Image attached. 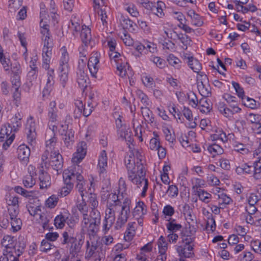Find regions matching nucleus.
Segmentation results:
<instances>
[{
  "mask_svg": "<svg viewBox=\"0 0 261 261\" xmlns=\"http://www.w3.org/2000/svg\"><path fill=\"white\" fill-rule=\"evenodd\" d=\"M40 180V189H43L47 188L50 186V177L47 172H44L43 170H40V173L39 176Z\"/></svg>",
  "mask_w": 261,
  "mask_h": 261,
  "instance_id": "nucleus-23",
  "label": "nucleus"
},
{
  "mask_svg": "<svg viewBox=\"0 0 261 261\" xmlns=\"http://www.w3.org/2000/svg\"><path fill=\"white\" fill-rule=\"evenodd\" d=\"M197 194L198 196L199 199L206 203L209 202V199L212 197L211 194L202 189L197 190Z\"/></svg>",
  "mask_w": 261,
  "mask_h": 261,
  "instance_id": "nucleus-34",
  "label": "nucleus"
},
{
  "mask_svg": "<svg viewBox=\"0 0 261 261\" xmlns=\"http://www.w3.org/2000/svg\"><path fill=\"white\" fill-rule=\"evenodd\" d=\"M207 150L211 153H213V156H215L217 154H221L224 152L223 148L220 145L216 144L209 145L207 147Z\"/></svg>",
  "mask_w": 261,
  "mask_h": 261,
  "instance_id": "nucleus-36",
  "label": "nucleus"
},
{
  "mask_svg": "<svg viewBox=\"0 0 261 261\" xmlns=\"http://www.w3.org/2000/svg\"><path fill=\"white\" fill-rule=\"evenodd\" d=\"M137 171L135 174L128 176V179L134 184L140 188L143 186V190L141 193L142 196L146 195L148 189V180L145 178L146 171L142 163L139 164L137 162Z\"/></svg>",
  "mask_w": 261,
  "mask_h": 261,
  "instance_id": "nucleus-1",
  "label": "nucleus"
},
{
  "mask_svg": "<svg viewBox=\"0 0 261 261\" xmlns=\"http://www.w3.org/2000/svg\"><path fill=\"white\" fill-rule=\"evenodd\" d=\"M244 105L248 108H251L252 109H255L256 108V101L253 99L249 98L248 97H244V99H243Z\"/></svg>",
  "mask_w": 261,
  "mask_h": 261,
  "instance_id": "nucleus-50",
  "label": "nucleus"
},
{
  "mask_svg": "<svg viewBox=\"0 0 261 261\" xmlns=\"http://www.w3.org/2000/svg\"><path fill=\"white\" fill-rule=\"evenodd\" d=\"M67 218L63 215L60 214L56 217L54 220V224L57 228H63L66 222Z\"/></svg>",
  "mask_w": 261,
  "mask_h": 261,
  "instance_id": "nucleus-38",
  "label": "nucleus"
},
{
  "mask_svg": "<svg viewBox=\"0 0 261 261\" xmlns=\"http://www.w3.org/2000/svg\"><path fill=\"white\" fill-rule=\"evenodd\" d=\"M145 207L146 206L143 202H138L133 211V217L135 218L142 217L147 212Z\"/></svg>",
  "mask_w": 261,
  "mask_h": 261,
  "instance_id": "nucleus-22",
  "label": "nucleus"
},
{
  "mask_svg": "<svg viewBox=\"0 0 261 261\" xmlns=\"http://www.w3.org/2000/svg\"><path fill=\"white\" fill-rule=\"evenodd\" d=\"M162 2H158L157 5L153 8L152 12L160 18L163 17L164 15L163 9L162 8Z\"/></svg>",
  "mask_w": 261,
  "mask_h": 261,
  "instance_id": "nucleus-46",
  "label": "nucleus"
},
{
  "mask_svg": "<svg viewBox=\"0 0 261 261\" xmlns=\"http://www.w3.org/2000/svg\"><path fill=\"white\" fill-rule=\"evenodd\" d=\"M188 227L187 226L181 232V236L182 238V241H184V239H189L190 238H194L195 232H196V228L194 225H191L189 223Z\"/></svg>",
  "mask_w": 261,
  "mask_h": 261,
  "instance_id": "nucleus-20",
  "label": "nucleus"
},
{
  "mask_svg": "<svg viewBox=\"0 0 261 261\" xmlns=\"http://www.w3.org/2000/svg\"><path fill=\"white\" fill-rule=\"evenodd\" d=\"M58 200L57 196L53 195L46 200V205L49 208H54L57 205Z\"/></svg>",
  "mask_w": 261,
  "mask_h": 261,
  "instance_id": "nucleus-44",
  "label": "nucleus"
},
{
  "mask_svg": "<svg viewBox=\"0 0 261 261\" xmlns=\"http://www.w3.org/2000/svg\"><path fill=\"white\" fill-rule=\"evenodd\" d=\"M115 221V217H105L103 224V231L106 233L112 227Z\"/></svg>",
  "mask_w": 261,
  "mask_h": 261,
  "instance_id": "nucleus-37",
  "label": "nucleus"
},
{
  "mask_svg": "<svg viewBox=\"0 0 261 261\" xmlns=\"http://www.w3.org/2000/svg\"><path fill=\"white\" fill-rule=\"evenodd\" d=\"M14 191L16 193L22 195L26 198H29L30 201L33 200L34 192L33 191H28L20 186L15 187L14 188Z\"/></svg>",
  "mask_w": 261,
  "mask_h": 261,
  "instance_id": "nucleus-32",
  "label": "nucleus"
},
{
  "mask_svg": "<svg viewBox=\"0 0 261 261\" xmlns=\"http://www.w3.org/2000/svg\"><path fill=\"white\" fill-rule=\"evenodd\" d=\"M18 158V159L27 163L29 161V156L30 155V149L25 145H20L17 148Z\"/></svg>",
  "mask_w": 261,
  "mask_h": 261,
  "instance_id": "nucleus-13",
  "label": "nucleus"
},
{
  "mask_svg": "<svg viewBox=\"0 0 261 261\" xmlns=\"http://www.w3.org/2000/svg\"><path fill=\"white\" fill-rule=\"evenodd\" d=\"M63 51L62 53V57L60 60V67H64L65 65L68 67V62L69 60L68 54L66 51L65 47L62 48Z\"/></svg>",
  "mask_w": 261,
  "mask_h": 261,
  "instance_id": "nucleus-43",
  "label": "nucleus"
},
{
  "mask_svg": "<svg viewBox=\"0 0 261 261\" xmlns=\"http://www.w3.org/2000/svg\"><path fill=\"white\" fill-rule=\"evenodd\" d=\"M254 177L256 179H260L261 178V166H258L257 162L254 163Z\"/></svg>",
  "mask_w": 261,
  "mask_h": 261,
  "instance_id": "nucleus-64",
  "label": "nucleus"
},
{
  "mask_svg": "<svg viewBox=\"0 0 261 261\" xmlns=\"http://www.w3.org/2000/svg\"><path fill=\"white\" fill-rule=\"evenodd\" d=\"M62 139L68 148H71L74 142V132L72 129L63 130L61 133Z\"/></svg>",
  "mask_w": 261,
  "mask_h": 261,
  "instance_id": "nucleus-11",
  "label": "nucleus"
},
{
  "mask_svg": "<svg viewBox=\"0 0 261 261\" xmlns=\"http://www.w3.org/2000/svg\"><path fill=\"white\" fill-rule=\"evenodd\" d=\"M106 198V199H107V206L110 207L114 206L115 207V209H116V207L119 206H120V204L121 203V202L118 199V196L116 194H109L108 193L107 196L104 194L102 198L104 199Z\"/></svg>",
  "mask_w": 261,
  "mask_h": 261,
  "instance_id": "nucleus-17",
  "label": "nucleus"
},
{
  "mask_svg": "<svg viewBox=\"0 0 261 261\" xmlns=\"http://www.w3.org/2000/svg\"><path fill=\"white\" fill-rule=\"evenodd\" d=\"M151 61H152L158 67L162 68L164 67L165 61L164 59L159 57H153L151 59Z\"/></svg>",
  "mask_w": 261,
  "mask_h": 261,
  "instance_id": "nucleus-61",
  "label": "nucleus"
},
{
  "mask_svg": "<svg viewBox=\"0 0 261 261\" xmlns=\"http://www.w3.org/2000/svg\"><path fill=\"white\" fill-rule=\"evenodd\" d=\"M206 97L201 98L198 101L200 106L199 110L203 113H208L212 109V105L210 100L208 101Z\"/></svg>",
  "mask_w": 261,
  "mask_h": 261,
  "instance_id": "nucleus-21",
  "label": "nucleus"
},
{
  "mask_svg": "<svg viewBox=\"0 0 261 261\" xmlns=\"http://www.w3.org/2000/svg\"><path fill=\"white\" fill-rule=\"evenodd\" d=\"M131 201L128 198H125L121 206V211L116 223L115 228L119 229L127 222L130 214V204Z\"/></svg>",
  "mask_w": 261,
  "mask_h": 261,
  "instance_id": "nucleus-4",
  "label": "nucleus"
},
{
  "mask_svg": "<svg viewBox=\"0 0 261 261\" xmlns=\"http://www.w3.org/2000/svg\"><path fill=\"white\" fill-rule=\"evenodd\" d=\"M167 230L170 232H175L178 230H179L181 228L182 226L180 224L168 223L166 224Z\"/></svg>",
  "mask_w": 261,
  "mask_h": 261,
  "instance_id": "nucleus-52",
  "label": "nucleus"
},
{
  "mask_svg": "<svg viewBox=\"0 0 261 261\" xmlns=\"http://www.w3.org/2000/svg\"><path fill=\"white\" fill-rule=\"evenodd\" d=\"M81 38L83 43L87 46L91 39V29L86 25H83L81 32Z\"/></svg>",
  "mask_w": 261,
  "mask_h": 261,
  "instance_id": "nucleus-24",
  "label": "nucleus"
},
{
  "mask_svg": "<svg viewBox=\"0 0 261 261\" xmlns=\"http://www.w3.org/2000/svg\"><path fill=\"white\" fill-rule=\"evenodd\" d=\"M60 80L63 88H65L66 83L68 81V67L65 65L64 67H60Z\"/></svg>",
  "mask_w": 261,
  "mask_h": 261,
  "instance_id": "nucleus-30",
  "label": "nucleus"
},
{
  "mask_svg": "<svg viewBox=\"0 0 261 261\" xmlns=\"http://www.w3.org/2000/svg\"><path fill=\"white\" fill-rule=\"evenodd\" d=\"M62 244H66L71 254L75 256L80 252L81 247L84 244V239L82 236L78 238L69 236V233L64 231L63 234Z\"/></svg>",
  "mask_w": 261,
  "mask_h": 261,
  "instance_id": "nucleus-2",
  "label": "nucleus"
},
{
  "mask_svg": "<svg viewBox=\"0 0 261 261\" xmlns=\"http://www.w3.org/2000/svg\"><path fill=\"white\" fill-rule=\"evenodd\" d=\"M11 220L10 223L12 226V231L14 232L19 230L22 226L21 220L17 217L10 218Z\"/></svg>",
  "mask_w": 261,
  "mask_h": 261,
  "instance_id": "nucleus-33",
  "label": "nucleus"
},
{
  "mask_svg": "<svg viewBox=\"0 0 261 261\" xmlns=\"http://www.w3.org/2000/svg\"><path fill=\"white\" fill-rule=\"evenodd\" d=\"M88 222L86 224H84L86 226L89 223V221L94 222L98 223H100L101 222V216L99 212L96 208H92L90 215L87 214V218Z\"/></svg>",
  "mask_w": 261,
  "mask_h": 261,
  "instance_id": "nucleus-26",
  "label": "nucleus"
},
{
  "mask_svg": "<svg viewBox=\"0 0 261 261\" xmlns=\"http://www.w3.org/2000/svg\"><path fill=\"white\" fill-rule=\"evenodd\" d=\"M232 85L233 88H234L236 92L237 93L238 96L239 97L242 98V99H244V97H245V95L244 91L243 88H242L240 86L239 83H236L235 82H232Z\"/></svg>",
  "mask_w": 261,
  "mask_h": 261,
  "instance_id": "nucleus-53",
  "label": "nucleus"
},
{
  "mask_svg": "<svg viewBox=\"0 0 261 261\" xmlns=\"http://www.w3.org/2000/svg\"><path fill=\"white\" fill-rule=\"evenodd\" d=\"M218 198L221 201V202H219L220 204H229L232 202V200L224 193L218 195Z\"/></svg>",
  "mask_w": 261,
  "mask_h": 261,
  "instance_id": "nucleus-59",
  "label": "nucleus"
},
{
  "mask_svg": "<svg viewBox=\"0 0 261 261\" xmlns=\"http://www.w3.org/2000/svg\"><path fill=\"white\" fill-rule=\"evenodd\" d=\"M86 71V69H84L82 66H78L76 71V81L83 92L89 83V77Z\"/></svg>",
  "mask_w": 261,
  "mask_h": 261,
  "instance_id": "nucleus-7",
  "label": "nucleus"
},
{
  "mask_svg": "<svg viewBox=\"0 0 261 261\" xmlns=\"http://www.w3.org/2000/svg\"><path fill=\"white\" fill-rule=\"evenodd\" d=\"M121 24L124 29H127L130 32L135 31V27L136 25L133 21L128 18H125L122 16L121 17Z\"/></svg>",
  "mask_w": 261,
  "mask_h": 261,
  "instance_id": "nucleus-31",
  "label": "nucleus"
},
{
  "mask_svg": "<svg viewBox=\"0 0 261 261\" xmlns=\"http://www.w3.org/2000/svg\"><path fill=\"white\" fill-rule=\"evenodd\" d=\"M203 23L201 17L195 12H193V16L192 17V24L197 27H200Z\"/></svg>",
  "mask_w": 261,
  "mask_h": 261,
  "instance_id": "nucleus-56",
  "label": "nucleus"
},
{
  "mask_svg": "<svg viewBox=\"0 0 261 261\" xmlns=\"http://www.w3.org/2000/svg\"><path fill=\"white\" fill-rule=\"evenodd\" d=\"M194 241V238L184 239L183 244L176 246V251L180 257L179 261H186V258H189L194 254L193 246L191 245Z\"/></svg>",
  "mask_w": 261,
  "mask_h": 261,
  "instance_id": "nucleus-3",
  "label": "nucleus"
},
{
  "mask_svg": "<svg viewBox=\"0 0 261 261\" xmlns=\"http://www.w3.org/2000/svg\"><path fill=\"white\" fill-rule=\"evenodd\" d=\"M40 25L41 28V33L43 35H50L49 27L45 22L40 21Z\"/></svg>",
  "mask_w": 261,
  "mask_h": 261,
  "instance_id": "nucleus-58",
  "label": "nucleus"
},
{
  "mask_svg": "<svg viewBox=\"0 0 261 261\" xmlns=\"http://www.w3.org/2000/svg\"><path fill=\"white\" fill-rule=\"evenodd\" d=\"M174 33L176 34L177 38L186 46L184 49L186 50L187 49V45L190 44L192 41L190 37L187 35H184L181 33L178 34L175 32H174Z\"/></svg>",
  "mask_w": 261,
  "mask_h": 261,
  "instance_id": "nucleus-41",
  "label": "nucleus"
},
{
  "mask_svg": "<svg viewBox=\"0 0 261 261\" xmlns=\"http://www.w3.org/2000/svg\"><path fill=\"white\" fill-rule=\"evenodd\" d=\"M155 137L150 139L149 143L150 148L152 150H156L160 146V141L157 138L159 137L156 134L153 133Z\"/></svg>",
  "mask_w": 261,
  "mask_h": 261,
  "instance_id": "nucleus-47",
  "label": "nucleus"
},
{
  "mask_svg": "<svg viewBox=\"0 0 261 261\" xmlns=\"http://www.w3.org/2000/svg\"><path fill=\"white\" fill-rule=\"evenodd\" d=\"M87 251L86 253V258H90L95 253V250L100 246H102V243L98 238H90V241L86 242Z\"/></svg>",
  "mask_w": 261,
  "mask_h": 261,
  "instance_id": "nucleus-8",
  "label": "nucleus"
},
{
  "mask_svg": "<svg viewBox=\"0 0 261 261\" xmlns=\"http://www.w3.org/2000/svg\"><path fill=\"white\" fill-rule=\"evenodd\" d=\"M54 246L49 241L43 240L41 243L40 250L41 251L46 252L51 249V247Z\"/></svg>",
  "mask_w": 261,
  "mask_h": 261,
  "instance_id": "nucleus-57",
  "label": "nucleus"
},
{
  "mask_svg": "<svg viewBox=\"0 0 261 261\" xmlns=\"http://www.w3.org/2000/svg\"><path fill=\"white\" fill-rule=\"evenodd\" d=\"M100 223L89 221V223L85 226L84 224H82L83 227L87 229L88 233L89 238H98L96 236L99 230V227Z\"/></svg>",
  "mask_w": 261,
  "mask_h": 261,
  "instance_id": "nucleus-18",
  "label": "nucleus"
},
{
  "mask_svg": "<svg viewBox=\"0 0 261 261\" xmlns=\"http://www.w3.org/2000/svg\"><path fill=\"white\" fill-rule=\"evenodd\" d=\"M107 156L105 150L101 151L98 159V166L99 167V175L104 176L106 173V168L107 167Z\"/></svg>",
  "mask_w": 261,
  "mask_h": 261,
  "instance_id": "nucleus-16",
  "label": "nucleus"
},
{
  "mask_svg": "<svg viewBox=\"0 0 261 261\" xmlns=\"http://www.w3.org/2000/svg\"><path fill=\"white\" fill-rule=\"evenodd\" d=\"M167 61L170 65L177 69H179L181 66V61L180 60L172 54L169 55Z\"/></svg>",
  "mask_w": 261,
  "mask_h": 261,
  "instance_id": "nucleus-39",
  "label": "nucleus"
},
{
  "mask_svg": "<svg viewBox=\"0 0 261 261\" xmlns=\"http://www.w3.org/2000/svg\"><path fill=\"white\" fill-rule=\"evenodd\" d=\"M200 75L202 77L201 81L197 80L198 91L202 96L208 97L211 95V88L208 84V79L205 74Z\"/></svg>",
  "mask_w": 261,
  "mask_h": 261,
  "instance_id": "nucleus-6",
  "label": "nucleus"
},
{
  "mask_svg": "<svg viewBox=\"0 0 261 261\" xmlns=\"http://www.w3.org/2000/svg\"><path fill=\"white\" fill-rule=\"evenodd\" d=\"M234 150L243 154H247L249 152V149L245 147V145L242 143L237 144L234 146Z\"/></svg>",
  "mask_w": 261,
  "mask_h": 261,
  "instance_id": "nucleus-62",
  "label": "nucleus"
},
{
  "mask_svg": "<svg viewBox=\"0 0 261 261\" xmlns=\"http://www.w3.org/2000/svg\"><path fill=\"white\" fill-rule=\"evenodd\" d=\"M76 151L73 154L72 161L79 163L85 158L87 152V144L84 141L80 142L77 145Z\"/></svg>",
  "mask_w": 261,
  "mask_h": 261,
  "instance_id": "nucleus-10",
  "label": "nucleus"
},
{
  "mask_svg": "<svg viewBox=\"0 0 261 261\" xmlns=\"http://www.w3.org/2000/svg\"><path fill=\"white\" fill-rule=\"evenodd\" d=\"M163 131L165 136L166 140L169 142L173 143L174 141H175V136L174 134L172 135L171 134V130L169 128L167 127H164L163 128Z\"/></svg>",
  "mask_w": 261,
  "mask_h": 261,
  "instance_id": "nucleus-48",
  "label": "nucleus"
},
{
  "mask_svg": "<svg viewBox=\"0 0 261 261\" xmlns=\"http://www.w3.org/2000/svg\"><path fill=\"white\" fill-rule=\"evenodd\" d=\"M48 162L52 168L56 171L62 169L63 165V158L58 151H51Z\"/></svg>",
  "mask_w": 261,
  "mask_h": 261,
  "instance_id": "nucleus-9",
  "label": "nucleus"
},
{
  "mask_svg": "<svg viewBox=\"0 0 261 261\" xmlns=\"http://www.w3.org/2000/svg\"><path fill=\"white\" fill-rule=\"evenodd\" d=\"M22 116L19 112H17L11 119V123H8V125L11 128L10 133L13 130L14 132L18 131L19 127L21 126V120Z\"/></svg>",
  "mask_w": 261,
  "mask_h": 261,
  "instance_id": "nucleus-15",
  "label": "nucleus"
},
{
  "mask_svg": "<svg viewBox=\"0 0 261 261\" xmlns=\"http://www.w3.org/2000/svg\"><path fill=\"white\" fill-rule=\"evenodd\" d=\"M13 239L14 237L10 236H4L2 244L5 246L6 250L5 251H6V252L13 253V247H14Z\"/></svg>",
  "mask_w": 261,
  "mask_h": 261,
  "instance_id": "nucleus-25",
  "label": "nucleus"
},
{
  "mask_svg": "<svg viewBox=\"0 0 261 261\" xmlns=\"http://www.w3.org/2000/svg\"><path fill=\"white\" fill-rule=\"evenodd\" d=\"M11 3L9 4V12L11 13H14L18 10L22 5V0H11Z\"/></svg>",
  "mask_w": 261,
  "mask_h": 261,
  "instance_id": "nucleus-42",
  "label": "nucleus"
},
{
  "mask_svg": "<svg viewBox=\"0 0 261 261\" xmlns=\"http://www.w3.org/2000/svg\"><path fill=\"white\" fill-rule=\"evenodd\" d=\"M54 83H55L54 77L48 76L46 87L44 88V89L43 91V95L45 93H46L48 92H50L51 91V88H52L53 86L54 85Z\"/></svg>",
  "mask_w": 261,
  "mask_h": 261,
  "instance_id": "nucleus-54",
  "label": "nucleus"
},
{
  "mask_svg": "<svg viewBox=\"0 0 261 261\" xmlns=\"http://www.w3.org/2000/svg\"><path fill=\"white\" fill-rule=\"evenodd\" d=\"M251 248L255 252L261 254V241L256 240L250 242Z\"/></svg>",
  "mask_w": 261,
  "mask_h": 261,
  "instance_id": "nucleus-55",
  "label": "nucleus"
},
{
  "mask_svg": "<svg viewBox=\"0 0 261 261\" xmlns=\"http://www.w3.org/2000/svg\"><path fill=\"white\" fill-rule=\"evenodd\" d=\"M142 114L145 121L148 123H152L154 121V117H153L152 111L148 107L141 108Z\"/></svg>",
  "mask_w": 261,
  "mask_h": 261,
  "instance_id": "nucleus-29",
  "label": "nucleus"
},
{
  "mask_svg": "<svg viewBox=\"0 0 261 261\" xmlns=\"http://www.w3.org/2000/svg\"><path fill=\"white\" fill-rule=\"evenodd\" d=\"M11 70L13 75H20L21 69L20 64L16 61L11 64Z\"/></svg>",
  "mask_w": 261,
  "mask_h": 261,
  "instance_id": "nucleus-49",
  "label": "nucleus"
},
{
  "mask_svg": "<svg viewBox=\"0 0 261 261\" xmlns=\"http://www.w3.org/2000/svg\"><path fill=\"white\" fill-rule=\"evenodd\" d=\"M8 206L19 207L18 197L16 196H9L7 199Z\"/></svg>",
  "mask_w": 261,
  "mask_h": 261,
  "instance_id": "nucleus-51",
  "label": "nucleus"
},
{
  "mask_svg": "<svg viewBox=\"0 0 261 261\" xmlns=\"http://www.w3.org/2000/svg\"><path fill=\"white\" fill-rule=\"evenodd\" d=\"M64 185L73 187L75 172L73 169L65 170L63 173Z\"/></svg>",
  "mask_w": 261,
  "mask_h": 261,
  "instance_id": "nucleus-14",
  "label": "nucleus"
},
{
  "mask_svg": "<svg viewBox=\"0 0 261 261\" xmlns=\"http://www.w3.org/2000/svg\"><path fill=\"white\" fill-rule=\"evenodd\" d=\"M25 130L27 131L28 141L29 144L32 145L36 137L35 123L31 122L30 126L29 127L27 126Z\"/></svg>",
  "mask_w": 261,
  "mask_h": 261,
  "instance_id": "nucleus-27",
  "label": "nucleus"
},
{
  "mask_svg": "<svg viewBox=\"0 0 261 261\" xmlns=\"http://www.w3.org/2000/svg\"><path fill=\"white\" fill-rule=\"evenodd\" d=\"M136 155L137 157L136 162L133 157V156H134V154L133 153H131L128 158L126 157L125 159V163L127 169L128 176L135 174L137 172V162L139 163V164L142 163L141 162V158L142 156L141 154L138 151H137Z\"/></svg>",
  "mask_w": 261,
  "mask_h": 261,
  "instance_id": "nucleus-5",
  "label": "nucleus"
},
{
  "mask_svg": "<svg viewBox=\"0 0 261 261\" xmlns=\"http://www.w3.org/2000/svg\"><path fill=\"white\" fill-rule=\"evenodd\" d=\"M57 139L55 137V135L54 134L53 137H51L48 140L46 141V149H48L51 153V151L54 149L57 143Z\"/></svg>",
  "mask_w": 261,
  "mask_h": 261,
  "instance_id": "nucleus-45",
  "label": "nucleus"
},
{
  "mask_svg": "<svg viewBox=\"0 0 261 261\" xmlns=\"http://www.w3.org/2000/svg\"><path fill=\"white\" fill-rule=\"evenodd\" d=\"M89 202L92 208H95L98 205V202L97 199V196L95 194L90 193L89 196Z\"/></svg>",
  "mask_w": 261,
  "mask_h": 261,
  "instance_id": "nucleus-60",
  "label": "nucleus"
},
{
  "mask_svg": "<svg viewBox=\"0 0 261 261\" xmlns=\"http://www.w3.org/2000/svg\"><path fill=\"white\" fill-rule=\"evenodd\" d=\"M76 207L79 211L83 215V220L82 222V224H86L88 222L87 218V213L88 211V207L87 205L86 201L83 198H82V201L76 204Z\"/></svg>",
  "mask_w": 261,
  "mask_h": 261,
  "instance_id": "nucleus-19",
  "label": "nucleus"
},
{
  "mask_svg": "<svg viewBox=\"0 0 261 261\" xmlns=\"http://www.w3.org/2000/svg\"><path fill=\"white\" fill-rule=\"evenodd\" d=\"M25 247V244L23 241V239L21 240H19L17 244H16L14 246V247H13V249L15 250V252L16 253L17 256L18 257L22 254Z\"/></svg>",
  "mask_w": 261,
  "mask_h": 261,
  "instance_id": "nucleus-40",
  "label": "nucleus"
},
{
  "mask_svg": "<svg viewBox=\"0 0 261 261\" xmlns=\"http://www.w3.org/2000/svg\"><path fill=\"white\" fill-rule=\"evenodd\" d=\"M99 62V61L97 56H92L88 60V67L91 76L93 77H96V73L99 69L98 66Z\"/></svg>",
  "mask_w": 261,
  "mask_h": 261,
  "instance_id": "nucleus-12",
  "label": "nucleus"
},
{
  "mask_svg": "<svg viewBox=\"0 0 261 261\" xmlns=\"http://www.w3.org/2000/svg\"><path fill=\"white\" fill-rule=\"evenodd\" d=\"M188 65L195 72L199 73L202 69V66L199 62L193 57H188Z\"/></svg>",
  "mask_w": 261,
  "mask_h": 261,
  "instance_id": "nucleus-28",
  "label": "nucleus"
},
{
  "mask_svg": "<svg viewBox=\"0 0 261 261\" xmlns=\"http://www.w3.org/2000/svg\"><path fill=\"white\" fill-rule=\"evenodd\" d=\"M163 213L165 216V218H166V216L171 217L174 213V209L170 205H167L164 207Z\"/></svg>",
  "mask_w": 261,
  "mask_h": 261,
  "instance_id": "nucleus-63",
  "label": "nucleus"
},
{
  "mask_svg": "<svg viewBox=\"0 0 261 261\" xmlns=\"http://www.w3.org/2000/svg\"><path fill=\"white\" fill-rule=\"evenodd\" d=\"M34 173L27 175L23 179V183L25 188H32L35 184V180L33 178Z\"/></svg>",
  "mask_w": 261,
  "mask_h": 261,
  "instance_id": "nucleus-35",
  "label": "nucleus"
}]
</instances>
